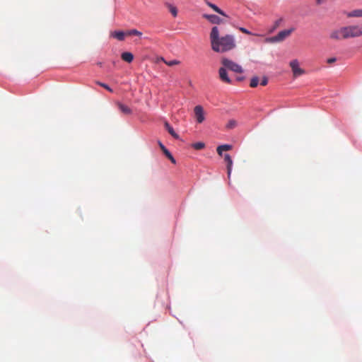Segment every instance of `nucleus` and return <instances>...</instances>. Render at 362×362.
Wrapping results in <instances>:
<instances>
[{"label":"nucleus","mask_w":362,"mask_h":362,"mask_svg":"<svg viewBox=\"0 0 362 362\" xmlns=\"http://www.w3.org/2000/svg\"><path fill=\"white\" fill-rule=\"evenodd\" d=\"M322 2V0H316L317 4H320Z\"/></svg>","instance_id":"7c9ffc66"},{"label":"nucleus","mask_w":362,"mask_h":362,"mask_svg":"<svg viewBox=\"0 0 362 362\" xmlns=\"http://www.w3.org/2000/svg\"><path fill=\"white\" fill-rule=\"evenodd\" d=\"M209 37L211 49L215 52H227L236 47L235 37L232 35L221 36L217 26L212 28Z\"/></svg>","instance_id":"f257e3e1"},{"label":"nucleus","mask_w":362,"mask_h":362,"mask_svg":"<svg viewBox=\"0 0 362 362\" xmlns=\"http://www.w3.org/2000/svg\"><path fill=\"white\" fill-rule=\"evenodd\" d=\"M281 19H279L278 21H276L275 23V28L278 27L279 25V23H281Z\"/></svg>","instance_id":"c756f323"},{"label":"nucleus","mask_w":362,"mask_h":362,"mask_svg":"<svg viewBox=\"0 0 362 362\" xmlns=\"http://www.w3.org/2000/svg\"><path fill=\"white\" fill-rule=\"evenodd\" d=\"M259 83V78L257 76H254L250 80V86L252 88H255L257 86Z\"/></svg>","instance_id":"412c9836"},{"label":"nucleus","mask_w":362,"mask_h":362,"mask_svg":"<svg viewBox=\"0 0 362 362\" xmlns=\"http://www.w3.org/2000/svg\"><path fill=\"white\" fill-rule=\"evenodd\" d=\"M125 35L126 34L123 31H121V30H116V31L112 33V34H111V35L113 37L117 39L119 41H122L124 40Z\"/></svg>","instance_id":"dca6fc26"},{"label":"nucleus","mask_w":362,"mask_h":362,"mask_svg":"<svg viewBox=\"0 0 362 362\" xmlns=\"http://www.w3.org/2000/svg\"><path fill=\"white\" fill-rule=\"evenodd\" d=\"M236 126V121L235 120H233V119H231L230 120L227 125H226V127L228 129H233Z\"/></svg>","instance_id":"b1692460"},{"label":"nucleus","mask_w":362,"mask_h":362,"mask_svg":"<svg viewBox=\"0 0 362 362\" xmlns=\"http://www.w3.org/2000/svg\"><path fill=\"white\" fill-rule=\"evenodd\" d=\"M268 83V79L267 77H264L261 81V85L262 86H266Z\"/></svg>","instance_id":"bb28decb"},{"label":"nucleus","mask_w":362,"mask_h":362,"mask_svg":"<svg viewBox=\"0 0 362 362\" xmlns=\"http://www.w3.org/2000/svg\"><path fill=\"white\" fill-rule=\"evenodd\" d=\"M121 58L124 62L131 63L134 59V56L131 52H125L122 54Z\"/></svg>","instance_id":"ddd939ff"},{"label":"nucleus","mask_w":362,"mask_h":362,"mask_svg":"<svg viewBox=\"0 0 362 362\" xmlns=\"http://www.w3.org/2000/svg\"><path fill=\"white\" fill-rule=\"evenodd\" d=\"M165 127L168 133L175 139H178L179 135L174 131L173 128L169 124L168 122H165Z\"/></svg>","instance_id":"2eb2a0df"},{"label":"nucleus","mask_w":362,"mask_h":362,"mask_svg":"<svg viewBox=\"0 0 362 362\" xmlns=\"http://www.w3.org/2000/svg\"><path fill=\"white\" fill-rule=\"evenodd\" d=\"M127 35H136V36H141L142 33L136 30V29H132V30H130L129 31L127 32Z\"/></svg>","instance_id":"4be33fe9"},{"label":"nucleus","mask_w":362,"mask_h":362,"mask_svg":"<svg viewBox=\"0 0 362 362\" xmlns=\"http://www.w3.org/2000/svg\"><path fill=\"white\" fill-rule=\"evenodd\" d=\"M218 76L220 80L226 83L230 84L232 83V81L228 76V72L226 71V68H225L223 66L222 67H220L218 69Z\"/></svg>","instance_id":"6e6552de"},{"label":"nucleus","mask_w":362,"mask_h":362,"mask_svg":"<svg viewBox=\"0 0 362 362\" xmlns=\"http://www.w3.org/2000/svg\"><path fill=\"white\" fill-rule=\"evenodd\" d=\"M289 65L294 77H298L305 73V71L299 66V62L297 59L291 61Z\"/></svg>","instance_id":"39448f33"},{"label":"nucleus","mask_w":362,"mask_h":362,"mask_svg":"<svg viewBox=\"0 0 362 362\" xmlns=\"http://www.w3.org/2000/svg\"><path fill=\"white\" fill-rule=\"evenodd\" d=\"M239 30L243 33H245V34H247V35H252V33L251 32H250L248 30H247L246 28H239Z\"/></svg>","instance_id":"a878e982"},{"label":"nucleus","mask_w":362,"mask_h":362,"mask_svg":"<svg viewBox=\"0 0 362 362\" xmlns=\"http://www.w3.org/2000/svg\"><path fill=\"white\" fill-rule=\"evenodd\" d=\"M194 112L197 122L198 123H202L205 119L203 107L201 105L195 106V107L194 108Z\"/></svg>","instance_id":"0eeeda50"},{"label":"nucleus","mask_w":362,"mask_h":362,"mask_svg":"<svg viewBox=\"0 0 362 362\" xmlns=\"http://www.w3.org/2000/svg\"><path fill=\"white\" fill-rule=\"evenodd\" d=\"M165 6L168 8L169 11L171 13V14L173 15V17H175V18L177 17V8L176 6H175L174 5H173L168 2H165Z\"/></svg>","instance_id":"4468645a"},{"label":"nucleus","mask_w":362,"mask_h":362,"mask_svg":"<svg viewBox=\"0 0 362 362\" xmlns=\"http://www.w3.org/2000/svg\"><path fill=\"white\" fill-rule=\"evenodd\" d=\"M336 60H337V59H336V58H334V57H332V58H329V59H327V62L328 64H332V63L335 62H336Z\"/></svg>","instance_id":"cd10ccee"},{"label":"nucleus","mask_w":362,"mask_h":362,"mask_svg":"<svg viewBox=\"0 0 362 362\" xmlns=\"http://www.w3.org/2000/svg\"><path fill=\"white\" fill-rule=\"evenodd\" d=\"M158 145L160 149L163 151V153L166 156V157L169 158L173 163L175 164L176 163L175 159L172 156L170 152L165 147V146L160 141H158Z\"/></svg>","instance_id":"9b49d317"},{"label":"nucleus","mask_w":362,"mask_h":362,"mask_svg":"<svg viewBox=\"0 0 362 362\" xmlns=\"http://www.w3.org/2000/svg\"><path fill=\"white\" fill-rule=\"evenodd\" d=\"M221 62V64L225 68H226V69H229L235 73L238 74H242L243 72V69L240 65L228 58H222Z\"/></svg>","instance_id":"f03ea898"},{"label":"nucleus","mask_w":362,"mask_h":362,"mask_svg":"<svg viewBox=\"0 0 362 362\" xmlns=\"http://www.w3.org/2000/svg\"><path fill=\"white\" fill-rule=\"evenodd\" d=\"M206 4L210 7L214 11H216V13L223 16H227L226 14L222 11L221 10L218 6H216L215 4L208 1H205Z\"/></svg>","instance_id":"f3484780"},{"label":"nucleus","mask_w":362,"mask_h":362,"mask_svg":"<svg viewBox=\"0 0 362 362\" xmlns=\"http://www.w3.org/2000/svg\"><path fill=\"white\" fill-rule=\"evenodd\" d=\"M97 84H98L100 86L105 88L106 90H107L109 92H112V89L108 86L107 85L106 83H101L100 81H97L96 82Z\"/></svg>","instance_id":"5701e85b"},{"label":"nucleus","mask_w":362,"mask_h":362,"mask_svg":"<svg viewBox=\"0 0 362 362\" xmlns=\"http://www.w3.org/2000/svg\"><path fill=\"white\" fill-rule=\"evenodd\" d=\"M347 38L359 37L360 33L357 25L345 26Z\"/></svg>","instance_id":"423d86ee"},{"label":"nucleus","mask_w":362,"mask_h":362,"mask_svg":"<svg viewBox=\"0 0 362 362\" xmlns=\"http://www.w3.org/2000/svg\"><path fill=\"white\" fill-rule=\"evenodd\" d=\"M165 63L168 65V66H173V65H177V64H180V62L177 61V60H173V61H170V62H165Z\"/></svg>","instance_id":"393cba45"},{"label":"nucleus","mask_w":362,"mask_h":362,"mask_svg":"<svg viewBox=\"0 0 362 362\" xmlns=\"http://www.w3.org/2000/svg\"><path fill=\"white\" fill-rule=\"evenodd\" d=\"M293 30L294 28L281 30L276 35L268 38L267 41L272 43L282 42L286 37H288Z\"/></svg>","instance_id":"7ed1b4c3"},{"label":"nucleus","mask_w":362,"mask_h":362,"mask_svg":"<svg viewBox=\"0 0 362 362\" xmlns=\"http://www.w3.org/2000/svg\"><path fill=\"white\" fill-rule=\"evenodd\" d=\"M223 158L225 162L227 163V174L228 179H230L232 172L233 160L228 153L224 154Z\"/></svg>","instance_id":"1a4fd4ad"},{"label":"nucleus","mask_w":362,"mask_h":362,"mask_svg":"<svg viewBox=\"0 0 362 362\" xmlns=\"http://www.w3.org/2000/svg\"><path fill=\"white\" fill-rule=\"evenodd\" d=\"M231 148H232L231 145L224 144V145H221V146H218L216 148V151L219 156H222L223 151H229Z\"/></svg>","instance_id":"a211bd4d"},{"label":"nucleus","mask_w":362,"mask_h":362,"mask_svg":"<svg viewBox=\"0 0 362 362\" xmlns=\"http://www.w3.org/2000/svg\"><path fill=\"white\" fill-rule=\"evenodd\" d=\"M192 146L196 150H201L205 147V144L203 142H197L192 144Z\"/></svg>","instance_id":"aec40b11"},{"label":"nucleus","mask_w":362,"mask_h":362,"mask_svg":"<svg viewBox=\"0 0 362 362\" xmlns=\"http://www.w3.org/2000/svg\"><path fill=\"white\" fill-rule=\"evenodd\" d=\"M346 27H342L339 29L334 30L330 33L329 37L334 40H340L342 39H347Z\"/></svg>","instance_id":"20e7f679"},{"label":"nucleus","mask_w":362,"mask_h":362,"mask_svg":"<svg viewBox=\"0 0 362 362\" xmlns=\"http://www.w3.org/2000/svg\"><path fill=\"white\" fill-rule=\"evenodd\" d=\"M358 29H359V33H360V35L361 36L362 35V24L361 25H357Z\"/></svg>","instance_id":"c85d7f7f"},{"label":"nucleus","mask_w":362,"mask_h":362,"mask_svg":"<svg viewBox=\"0 0 362 362\" xmlns=\"http://www.w3.org/2000/svg\"><path fill=\"white\" fill-rule=\"evenodd\" d=\"M203 18L207 19L214 24H220L222 22L221 19L216 15L204 14Z\"/></svg>","instance_id":"9d476101"},{"label":"nucleus","mask_w":362,"mask_h":362,"mask_svg":"<svg viewBox=\"0 0 362 362\" xmlns=\"http://www.w3.org/2000/svg\"><path fill=\"white\" fill-rule=\"evenodd\" d=\"M116 104L120 112L124 115H128L132 114V111L128 106L119 102H117Z\"/></svg>","instance_id":"f8f14e48"},{"label":"nucleus","mask_w":362,"mask_h":362,"mask_svg":"<svg viewBox=\"0 0 362 362\" xmlns=\"http://www.w3.org/2000/svg\"><path fill=\"white\" fill-rule=\"evenodd\" d=\"M348 17H362V9L354 10L347 14Z\"/></svg>","instance_id":"6ab92c4d"}]
</instances>
